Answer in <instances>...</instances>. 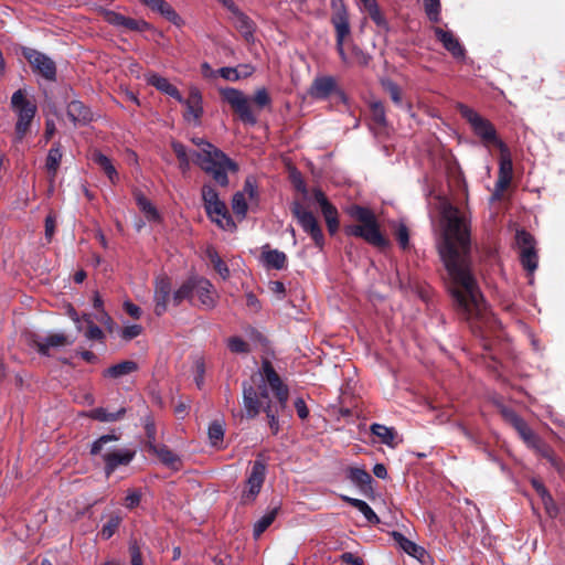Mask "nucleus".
Listing matches in <instances>:
<instances>
[{
    "label": "nucleus",
    "instance_id": "obj_35",
    "mask_svg": "<svg viewBox=\"0 0 565 565\" xmlns=\"http://www.w3.org/2000/svg\"><path fill=\"white\" fill-rule=\"evenodd\" d=\"M342 500L347 503H349L351 507L358 509L367 520V522L372 524H379L380 518L377 514L373 511V509L363 500L342 495Z\"/></svg>",
    "mask_w": 565,
    "mask_h": 565
},
{
    "label": "nucleus",
    "instance_id": "obj_54",
    "mask_svg": "<svg viewBox=\"0 0 565 565\" xmlns=\"http://www.w3.org/2000/svg\"><path fill=\"white\" fill-rule=\"evenodd\" d=\"M425 12L431 22H439L440 20V1L439 0H424Z\"/></svg>",
    "mask_w": 565,
    "mask_h": 565
},
{
    "label": "nucleus",
    "instance_id": "obj_63",
    "mask_svg": "<svg viewBox=\"0 0 565 565\" xmlns=\"http://www.w3.org/2000/svg\"><path fill=\"white\" fill-rule=\"evenodd\" d=\"M130 563L131 565H143L140 546L136 540L129 544Z\"/></svg>",
    "mask_w": 565,
    "mask_h": 565
},
{
    "label": "nucleus",
    "instance_id": "obj_24",
    "mask_svg": "<svg viewBox=\"0 0 565 565\" xmlns=\"http://www.w3.org/2000/svg\"><path fill=\"white\" fill-rule=\"evenodd\" d=\"M148 84L156 87L159 92L169 95L179 103H183V96L177 86L172 85L168 78L162 77L158 74H151L148 79Z\"/></svg>",
    "mask_w": 565,
    "mask_h": 565
},
{
    "label": "nucleus",
    "instance_id": "obj_49",
    "mask_svg": "<svg viewBox=\"0 0 565 565\" xmlns=\"http://www.w3.org/2000/svg\"><path fill=\"white\" fill-rule=\"evenodd\" d=\"M383 89L390 95L392 102L396 106L403 105L402 89L401 87L390 78L381 81Z\"/></svg>",
    "mask_w": 565,
    "mask_h": 565
},
{
    "label": "nucleus",
    "instance_id": "obj_9",
    "mask_svg": "<svg viewBox=\"0 0 565 565\" xmlns=\"http://www.w3.org/2000/svg\"><path fill=\"white\" fill-rule=\"evenodd\" d=\"M459 111L462 118L469 122L473 134L480 138L484 146L489 147L492 145L500 149V143L504 142L498 137L495 127L489 119L482 117L466 105H460Z\"/></svg>",
    "mask_w": 565,
    "mask_h": 565
},
{
    "label": "nucleus",
    "instance_id": "obj_16",
    "mask_svg": "<svg viewBox=\"0 0 565 565\" xmlns=\"http://www.w3.org/2000/svg\"><path fill=\"white\" fill-rule=\"evenodd\" d=\"M263 375L267 382V386L273 391L276 403H278L280 409H285L289 397V388L282 382L279 374L274 369L270 361L265 360L262 364Z\"/></svg>",
    "mask_w": 565,
    "mask_h": 565
},
{
    "label": "nucleus",
    "instance_id": "obj_46",
    "mask_svg": "<svg viewBox=\"0 0 565 565\" xmlns=\"http://www.w3.org/2000/svg\"><path fill=\"white\" fill-rule=\"evenodd\" d=\"M330 6L333 10L330 21L334 29H337L339 20L345 22V24H350L349 14L343 0H330Z\"/></svg>",
    "mask_w": 565,
    "mask_h": 565
},
{
    "label": "nucleus",
    "instance_id": "obj_25",
    "mask_svg": "<svg viewBox=\"0 0 565 565\" xmlns=\"http://www.w3.org/2000/svg\"><path fill=\"white\" fill-rule=\"evenodd\" d=\"M234 25L247 43L254 41L256 25L254 21L241 10L233 13Z\"/></svg>",
    "mask_w": 565,
    "mask_h": 565
},
{
    "label": "nucleus",
    "instance_id": "obj_59",
    "mask_svg": "<svg viewBox=\"0 0 565 565\" xmlns=\"http://www.w3.org/2000/svg\"><path fill=\"white\" fill-rule=\"evenodd\" d=\"M227 347L233 353H247L249 352V345L239 337H231L227 340Z\"/></svg>",
    "mask_w": 565,
    "mask_h": 565
},
{
    "label": "nucleus",
    "instance_id": "obj_57",
    "mask_svg": "<svg viewBox=\"0 0 565 565\" xmlns=\"http://www.w3.org/2000/svg\"><path fill=\"white\" fill-rule=\"evenodd\" d=\"M145 433H146V448L147 450L149 451L150 449H152L153 447L157 446L156 444V435H157V429H156V425L153 423V420L151 418H147L146 419V423H145Z\"/></svg>",
    "mask_w": 565,
    "mask_h": 565
},
{
    "label": "nucleus",
    "instance_id": "obj_40",
    "mask_svg": "<svg viewBox=\"0 0 565 565\" xmlns=\"http://www.w3.org/2000/svg\"><path fill=\"white\" fill-rule=\"evenodd\" d=\"M520 263L529 276H533L539 266L537 249H521Z\"/></svg>",
    "mask_w": 565,
    "mask_h": 565
},
{
    "label": "nucleus",
    "instance_id": "obj_11",
    "mask_svg": "<svg viewBox=\"0 0 565 565\" xmlns=\"http://www.w3.org/2000/svg\"><path fill=\"white\" fill-rule=\"evenodd\" d=\"M500 414L503 419L516 430L523 443L533 451L544 443V440L511 407L501 406Z\"/></svg>",
    "mask_w": 565,
    "mask_h": 565
},
{
    "label": "nucleus",
    "instance_id": "obj_42",
    "mask_svg": "<svg viewBox=\"0 0 565 565\" xmlns=\"http://www.w3.org/2000/svg\"><path fill=\"white\" fill-rule=\"evenodd\" d=\"M151 10L159 12L163 18L175 25L181 21L180 15L166 0H156Z\"/></svg>",
    "mask_w": 565,
    "mask_h": 565
},
{
    "label": "nucleus",
    "instance_id": "obj_34",
    "mask_svg": "<svg viewBox=\"0 0 565 565\" xmlns=\"http://www.w3.org/2000/svg\"><path fill=\"white\" fill-rule=\"evenodd\" d=\"M138 370V364L135 361H122L115 365L109 366L104 371L105 377L119 379L124 375H128Z\"/></svg>",
    "mask_w": 565,
    "mask_h": 565
},
{
    "label": "nucleus",
    "instance_id": "obj_52",
    "mask_svg": "<svg viewBox=\"0 0 565 565\" xmlns=\"http://www.w3.org/2000/svg\"><path fill=\"white\" fill-rule=\"evenodd\" d=\"M370 110H371L372 120L376 125H379L381 127H385L387 125L386 111H385V107L382 102H380V100L372 102L370 104Z\"/></svg>",
    "mask_w": 565,
    "mask_h": 565
},
{
    "label": "nucleus",
    "instance_id": "obj_3",
    "mask_svg": "<svg viewBox=\"0 0 565 565\" xmlns=\"http://www.w3.org/2000/svg\"><path fill=\"white\" fill-rule=\"evenodd\" d=\"M439 228L444 241L440 247H470V221L457 206L450 203L443 204Z\"/></svg>",
    "mask_w": 565,
    "mask_h": 565
},
{
    "label": "nucleus",
    "instance_id": "obj_27",
    "mask_svg": "<svg viewBox=\"0 0 565 565\" xmlns=\"http://www.w3.org/2000/svg\"><path fill=\"white\" fill-rule=\"evenodd\" d=\"M63 158L62 145L60 141H55L47 152L45 159V169L50 179L53 181L58 172L61 161Z\"/></svg>",
    "mask_w": 565,
    "mask_h": 565
},
{
    "label": "nucleus",
    "instance_id": "obj_44",
    "mask_svg": "<svg viewBox=\"0 0 565 565\" xmlns=\"http://www.w3.org/2000/svg\"><path fill=\"white\" fill-rule=\"evenodd\" d=\"M135 199L138 207L143 212L148 221L159 220L160 216L157 209L141 192L135 193Z\"/></svg>",
    "mask_w": 565,
    "mask_h": 565
},
{
    "label": "nucleus",
    "instance_id": "obj_51",
    "mask_svg": "<svg viewBox=\"0 0 565 565\" xmlns=\"http://www.w3.org/2000/svg\"><path fill=\"white\" fill-rule=\"evenodd\" d=\"M232 210L238 220L246 216L248 205L243 192H236L232 199Z\"/></svg>",
    "mask_w": 565,
    "mask_h": 565
},
{
    "label": "nucleus",
    "instance_id": "obj_60",
    "mask_svg": "<svg viewBox=\"0 0 565 565\" xmlns=\"http://www.w3.org/2000/svg\"><path fill=\"white\" fill-rule=\"evenodd\" d=\"M253 102L258 108H265L271 104V98L266 88H259L255 92Z\"/></svg>",
    "mask_w": 565,
    "mask_h": 565
},
{
    "label": "nucleus",
    "instance_id": "obj_29",
    "mask_svg": "<svg viewBox=\"0 0 565 565\" xmlns=\"http://www.w3.org/2000/svg\"><path fill=\"white\" fill-rule=\"evenodd\" d=\"M348 478L352 483L360 488L361 491H372V477L363 468L351 467L348 470Z\"/></svg>",
    "mask_w": 565,
    "mask_h": 565
},
{
    "label": "nucleus",
    "instance_id": "obj_41",
    "mask_svg": "<svg viewBox=\"0 0 565 565\" xmlns=\"http://www.w3.org/2000/svg\"><path fill=\"white\" fill-rule=\"evenodd\" d=\"M263 411L266 414L271 434L277 435L280 430L278 414L282 409H280L278 403L268 402L267 405L264 406Z\"/></svg>",
    "mask_w": 565,
    "mask_h": 565
},
{
    "label": "nucleus",
    "instance_id": "obj_6",
    "mask_svg": "<svg viewBox=\"0 0 565 565\" xmlns=\"http://www.w3.org/2000/svg\"><path fill=\"white\" fill-rule=\"evenodd\" d=\"M118 440L114 434L100 436L90 447V455H100L105 463L104 470L107 477L115 472L119 466L129 465L136 456V451L131 449H106V445L110 441Z\"/></svg>",
    "mask_w": 565,
    "mask_h": 565
},
{
    "label": "nucleus",
    "instance_id": "obj_43",
    "mask_svg": "<svg viewBox=\"0 0 565 565\" xmlns=\"http://www.w3.org/2000/svg\"><path fill=\"white\" fill-rule=\"evenodd\" d=\"M286 255L285 253L278 249H266L263 253V260L270 268L282 269L286 264Z\"/></svg>",
    "mask_w": 565,
    "mask_h": 565
},
{
    "label": "nucleus",
    "instance_id": "obj_26",
    "mask_svg": "<svg viewBox=\"0 0 565 565\" xmlns=\"http://www.w3.org/2000/svg\"><path fill=\"white\" fill-rule=\"evenodd\" d=\"M388 228L398 247H408L411 230L404 220H390Z\"/></svg>",
    "mask_w": 565,
    "mask_h": 565
},
{
    "label": "nucleus",
    "instance_id": "obj_38",
    "mask_svg": "<svg viewBox=\"0 0 565 565\" xmlns=\"http://www.w3.org/2000/svg\"><path fill=\"white\" fill-rule=\"evenodd\" d=\"M371 433L379 437L381 443L394 447L395 446V438H396V430L393 427H386L385 425L374 423L370 427Z\"/></svg>",
    "mask_w": 565,
    "mask_h": 565
},
{
    "label": "nucleus",
    "instance_id": "obj_13",
    "mask_svg": "<svg viewBox=\"0 0 565 565\" xmlns=\"http://www.w3.org/2000/svg\"><path fill=\"white\" fill-rule=\"evenodd\" d=\"M23 57L30 64L34 74L40 75L49 82L56 81V64L46 54L31 47H23Z\"/></svg>",
    "mask_w": 565,
    "mask_h": 565
},
{
    "label": "nucleus",
    "instance_id": "obj_47",
    "mask_svg": "<svg viewBox=\"0 0 565 565\" xmlns=\"http://www.w3.org/2000/svg\"><path fill=\"white\" fill-rule=\"evenodd\" d=\"M323 218L326 221L328 231L331 235L335 234L340 227L339 213L337 207L331 204L321 210Z\"/></svg>",
    "mask_w": 565,
    "mask_h": 565
},
{
    "label": "nucleus",
    "instance_id": "obj_10",
    "mask_svg": "<svg viewBox=\"0 0 565 565\" xmlns=\"http://www.w3.org/2000/svg\"><path fill=\"white\" fill-rule=\"evenodd\" d=\"M218 93L223 102L227 103L233 111L244 124L255 125L257 118L254 115L248 98L244 93L234 87L220 88Z\"/></svg>",
    "mask_w": 565,
    "mask_h": 565
},
{
    "label": "nucleus",
    "instance_id": "obj_18",
    "mask_svg": "<svg viewBox=\"0 0 565 565\" xmlns=\"http://www.w3.org/2000/svg\"><path fill=\"white\" fill-rule=\"evenodd\" d=\"M183 105H185V111L183 113V118L186 121H193L195 125L201 124V118L203 116V97L200 89L195 86L191 87L189 90V97L183 98Z\"/></svg>",
    "mask_w": 565,
    "mask_h": 565
},
{
    "label": "nucleus",
    "instance_id": "obj_48",
    "mask_svg": "<svg viewBox=\"0 0 565 565\" xmlns=\"http://www.w3.org/2000/svg\"><path fill=\"white\" fill-rule=\"evenodd\" d=\"M121 522V515L119 513H113L99 531V536L103 540H109L117 532Z\"/></svg>",
    "mask_w": 565,
    "mask_h": 565
},
{
    "label": "nucleus",
    "instance_id": "obj_4",
    "mask_svg": "<svg viewBox=\"0 0 565 565\" xmlns=\"http://www.w3.org/2000/svg\"><path fill=\"white\" fill-rule=\"evenodd\" d=\"M192 161L223 188L230 183L227 173L238 171V164L213 145H206V148L194 151Z\"/></svg>",
    "mask_w": 565,
    "mask_h": 565
},
{
    "label": "nucleus",
    "instance_id": "obj_45",
    "mask_svg": "<svg viewBox=\"0 0 565 565\" xmlns=\"http://www.w3.org/2000/svg\"><path fill=\"white\" fill-rule=\"evenodd\" d=\"M206 257L214 270L223 278L226 279L230 276V269L225 262L217 254L216 249H205Z\"/></svg>",
    "mask_w": 565,
    "mask_h": 565
},
{
    "label": "nucleus",
    "instance_id": "obj_14",
    "mask_svg": "<svg viewBox=\"0 0 565 565\" xmlns=\"http://www.w3.org/2000/svg\"><path fill=\"white\" fill-rule=\"evenodd\" d=\"M308 94L317 100H326L331 96H337L342 102H347L344 90L338 86L335 78L330 75L317 76L312 81Z\"/></svg>",
    "mask_w": 565,
    "mask_h": 565
},
{
    "label": "nucleus",
    "instance_id": "obj_58",
    "mask_svg": "<svg viewBox=\"0 0 565 565\" xmlns=\"http://www.w3.org/2000/svg\"><path fill=\"white\" fill-rule=\"evenodd\" d=\"M121 28L130 31H146L149 30L150 24L145 20H136L125 15Z\"/></svg>",
    "mask_w": 565,
    "mask_h": 565
},
{
    "label": "nucleus",
    "instance_id": "obj_12",
    "mask_svg": "<svg viewBox=\"0 0 565 565\" xmlns=\"http://www.w3.org/2000/svg\"><path fill=\"white\" fill-rule=\"evenodd\" d=\"M262 457L263 455H258V458L253 462L252 469L247 475L245 489L241 495V502L243 504L253 503L264 486L267 467Z\"/></svg>",
    "mask_w": 565,
    "mask_h": 565
},
{
    "label": "nucleus",
    "instance_id": "obj_33",
    "mask_svg": "<svg viewBox=\"0 0 565 565\" xmlns=\"http://www.w3.org/2000/svg\"><path fill=\"white\" fill-rule=\"evenodd\" d=\"M334 31H335L337 52H338L341 61L343 63H347L348 56L344 51V42H345V39L351 34L350 24H345V22L339 20V23H337V29H334Z\"/></svg>",
    "mask_w": 565,
    "mask_h": 565
},
{
    "label": "nucleus",
    "instance_id": "obj_21",
    "mask_svg": "<svg viewBox=\"0 0 565 565\" xmlns=\"http://www.w3.org/2000/svg\"><path fill=\"white\" fill-rule=\"evenodd\" d=\"M435 36L443 43V46L455 57L463 58L465 49L451 31H445L439 26L434 28Z\"/></svg>",
    "mask_w": 565,
    "mask_h": 565
},
{
    "label": "nucleus",
    "instance_id": "obj_17",
    "mask_svg": "<svg viewBox=\"0 0 565 565\" xmlns=\"http://www.w3.org/2000/svg\"><path fill=\"white\" fill-rule=\"evenodd\" d=\"M499 172L497 179V192H504L513 178V162L509 147L500 143Z\"/></svg>",
    "mask_w": 565,
    "mask_h": 565
},
{
    "label": "nucleus",
    "instance_id": "obj_56",
    "mask_svg": "<svg viewBox=\"0 0 565 565\" xmlns=\"http://www.w3.org/2000/svg\"><path fill=\"white\" fill-rule=\"evenodd\" d=\"M195 376L194 381L199 388H201L204 384L205 376V360L202 355H196L193 360Z\"/></svg>",
    "mask_w": 565,
    "mask_h": 565
},
{
    "label": "nucleus",
    "instance_id": "obj_19",
    "mask_svg": "<svg viewBox=\"0 0 565 565\" xmlns=\"http://www.w3.org/2000/svg\"><path fill=\"white\" fill-rule=\"evenodd\" d=\"M171 280L167 276H159L156 279L154 287V313L162 316L168 309V302L171 297Z\"/></svg>",
    "mask_w": 565,
    "mask_h": 565
},
{
    "label": "nucleus",
    "instance_id": "obj_8",
    "mask_svg": "<svg viewBox=\"0 0 565 565\" xmlns=\"http://www.w3.org/2000/svg\"><path fill=\"white\" fill-rule=\"evenodd\" d=\"M203 205L209 217L223 230L235 227L232 215L226 204L220 200L217 191L211 184L202 186Z\"/></svg>",
    "mask_w": 565,
    "mask_h": 565
},
{
    "label": "nucleus",
    "instance_id": "obj_61",
    "mask_svg": "<svg viewBox=\"0 0 565 565\" xmlns=\"http://www.w3.org/2000/svg\"><path fill=\"white\" fill-rule=\"evenodd\" d=\"M367 13L371 18V20L377 25V26H381V28H387V21L386 19L384 18V15L382 14L381 10H380V7L379 4H374L372 6L371 8H369L367 10Z\"/></svg>",
    "mask_w": 565,
    "mask_h": 565
},
{
    "label": "nucleus",
    "instance_id": "obj_37",
    "mask_svg": "<svg viewBox=\"0 0 565 565\" xmlns=\"http://www.w3.org/2000/svg\"><path fill=\"white\" fill-rule=\"evenodd\" d=\"M126 414V408L121 407L115 413H109L107 409L103 407H97L87 414V416L94 420L103 422V423H109V422H116L124 417Z\"/></svg>",
    "mask_w": 565,
    "mask_h": 565
},
{
    "label": "nucleus",
    "instance_id": "obj_22",
    "mask_svg": "<svg viewBox=\"0 0 565 565\" xmlns=\"http://www.w3.org/2000/svg\"><path fill=\"white\" fill-rule=\"evenodd\" d=\"M67 116L76 125H87L93 120V114L89 107H87L81 100H72L67 105Z\"/></svg>",
    "mask_w": 565,
    "mask_h": 565
},
{
    "label": "nucleus",
    "instance_id": "obj_20",
    "mask_svg": "<svg viewBox=\"0 0 565 565\" xmlns=\"http://www.w3.org/2000/svg\"><path fill=\"white\" fill-rule=\"evenodd\" d=\"M243 404L246 417L249 419L255 418L265 406L263 401L258 398L256 388L247 382L243 383Z\"/></svg>",
    "mask_w": 565,
    "mask_h": 565
},
{
    "label": "nucleus",
    "instance_id": "obj_53",
    "mask_svg": "<svg viewBox=\"0 0 565 565\" xmlns=\"http://www.w3.org/2000/svg\"><path fill=\"white\" fill-rule=\"evenodd\" d=\"M209 439L212 446L218 447L223 443L224 428L218 420H214L210 424L207 430Z\"/></svg>",
    "mask_w": 565,
    "mask_h": 565
},
{
    "label": "nucleus",
    "instance_id": "obj_5",
    "mask_svg": "<svg viewBox=\"0 0 565 565\" xmlns=\"http://www.w3.org/2000/svg\"><path fill=\"white\" fill-rule=\"evenodd\" d=\"M194 296L198 297L200 307L212 310L217 303V294L209 279L199 275L189 276L181 286L172 294V303L178 307L182 301L193 303Z\"/></svg>",
    "mask_w": 565,
    "mask_h": 565
},
{
    "label": "nucleus",
    "instance_id": "obj_31",
    "mask_svg": "<svg viewBox=\"0 0 565 565\" xmlns=\"http://www.w3.org/2000/svg\"><path fill=\"white\" fill-rule=\"evenodd\" d=\"M535 454L540 457L546 459L551 466L558 472V475L563 476L565 472V463L558 458L553 448L547 444L543 443L536 450Z\"/></svg>",
    "mask_w": 565,
    "mask_h": 565
},
{
    "label": "nucleus",
    "instance_id": "obj_15",
    "mask_svg": "<svg viewBox=\"0 0 565 565\" xmlns=\"http://www.w3.org/2000/svg\"><path fill=\"white\" fill-rule=\"evenodd\" d=\"M290 211L303 231L310 234L315 243L322 245L323 233L313 213L297 201L291 204Z\"/></svg>",
    "mask_w": 565,
    "mask_h": 565
},
{
    "label": "nucleus",
    "instance_id": "obj_50",
    "mask_svg": "<svg viewBox=\"0 0 565 565\" xmlns=\"http://www.w3.org/2000/svg\"><path fill=\"white\" fill-rule=\"evenodd\" d=\"M82 319L87 324V328L85 331V337L88 340L103 341L105 338V334H104L103 330L93 322L90 315L84 313Z\"/></svg>",
    "mask_w": 565,
    "mask_h": 565
},
{
    "label": "nucleus",
    "instance_id": "obj_39",
    "mask_svg": "<svg viewBox=\"0 0 565 565\" xmlns=\"http://www.w3.org/2000/svg\"><path fill=\"white\" fill-rule=\"evenodd\" d=\"M280 507H274L270 511L264 514L255 524L253 529L254 539L260 537V535L273 524L278 515Z\"/></svg>",
    "mask_w": 565,
    "mask_h": 565
},
{
    "label": "nucleus",
    "instance_id": "obj_1",
    "mask_svg": "<svg viewBox=\"0 0 565 565\" xmlns=\"http://www.w3.org/2000/svg\"><path fill=\"white\" fill-rule=\"evenodd\" d=\"M446 269V286L458 315L469 321L471 332L482 341L484 350L492 348L491 338L500 329L495 316L486 308L475 275L471 249H438Z\"/></svg>",
    "mask_w": 565,
    "mask_h": 565
},
{
    "label": "nucleus",
    "instance_id": "obj_23",
    "mask_svg": "<svg viewBox=\"0 0 565 565\" xmlns=\"http://www.w3.org/2000/svg\"><path fill=\"white\" fill-rule=\"evenodd\" d=\"M149 452L156 455L162 465L166 467L178 471L181 469L182 461L181 458L174 454L168 446L166 445H157Z\"/></svg>",
    "mask_w": 565,
    "mask_h": 565
},
{
    "label": "nucleus",
    "instance_id": "obj_7",
    "mask_svg": "<svg viewBox=\"0 0 565 565\" xmlns=\"http://www.w3.org/2000/svg\"><path fill=\"white\" fill-rule=\"evenodd\" d=\"M11 109L17 116L14 127L15 140L22 141L30 132L32 121L36 115L38 107L34 100L28 98L23 89H18L11 96Z\"/></svg>",
    "mask_w": 565,
    "mask_h": 565
},
{
    "label": "nucleus",
    "instance_id": "obj_55",
    "mask_svg": "<svg viewBox=\"0 0 565 565\" xmlns=\"http://www.w3.org/2000/svg\"><path fill=\"white\" fill-rule=\"evenodd\" d=\"M514 239L516 247H534L536 243L534 236L523 228L516 230Z\"/></svg>",
    "mask_w": 565,
    "mask_h": 565
},
{
    "label": "nucleus",
    "instance_id": "obj_28",
    "mask_svg": "<svg viewBox=\"0 0 565 565\" xmlns=\"http://www.w3.org/2000/svg\"><path fill=\"white\" fill-rule=\"evenodd\" d=\"M393 539L397 545L409 556L423 562L426 551L424 547L417 545L415 542L408 540L399 532H393Z\"/></svg>",
    "mask_w": 565,
    "mask_h": 565
},
{
    "label": "nucleus",
    "instance_id": "obj_2",
    "mask_svg": "<svg viewBox=\"0 0 565 565\" xmlns=\"http://www.w3.org/2000/svg\"><path fill=\"white\" fill-rule=\"evenodd\" d=\"M345 213L353 221L352 224H347L343 227L347 236L361 238L373 247H390L388 236L372 209L351 204L345 209Z\"/></svg>",
    "mask_w": 565,
    "mask_h": 565
},
{
    "label": "nucleus",
    "instance_id": "obj_36",
    "mask_svg": "<svg viewBox=\"0 0 565 565\" xmlns=\"http://www.w3.org/2000/svg\"><path fill=\"white\" fill-rule=\"evenodd\" d=\"M239 68L246 70V73H239V70L236 67H221L217 70V74L230 82H237L241 78H247L254 73V67L249 64L239 65Z\"/></svg>",
    "mask_w": 565,
    "mask_h": 565
},
{
    "label": "nucleus",
    "instance_id": "obj_32",
    "mask_svg": "<svg viewBox=\"0 0 565 565\" xmlns=\"http://www.w3.org/2000/svg\"><path fill=\"white\" fill-rule=\"evenodd\" d=\"M93 161L104 171V173L107 175V178L113 184L117 183V181L119 180L118 172L114 167L111 160L107 156L99 151H96L93 154Z\"/></svg>",
    "mask_w": 565,
    "mask_h": 565
},
{
    "label": "nucleus",
    "instance_id": "obj_62",
    "mask_svg": "<svg viewBox=\"0 0 565 565\" xmlns=\"http://www.w3.org/2000/svg\"><path fill=\"white\" fill-rule=\"evenodd\" d=\"M367 13L371 18V20L377 25V26H381V28H387V21L386 19L384 18V15L382 14L381 10H380V7L379 4H374L372 6L371 8H369L367 10Z\"/></svg>",
    "mask_w": 565,
    "mask_h": 565
},
{
    "label": "nucleus",
    "instance_id": "obj_64",
    "mask_svg": "<svg viewBox=\"0 0 565 565\" xmlns=\"http://www.w3.org/2000/svg\"><path fill=\"white\" fill-rule=\"evenodd\" d=\"M351 52L359 65L366 66L370 63L371 56L358 45H352Z\"/></svg>",
    "mask_w": 565,
    "mask_h": 565
},
{
    "label": "nucleus",
    "instance_id": "obj_30",
    "mask_svg": "<svg viewBox=\"0 0 565 565\" xmlns=\"http://www.w3.org/2000/svg\"><path fill=\"white\" fill-rule=\"evenodd\" d=\"M70 344L67 337L63 333L50 334L44 341H35V347L41 355H50L51 348H58Z\"/></svg>",
    "mask_w": 565,
    "mask_h": 565
}]
</instances>
